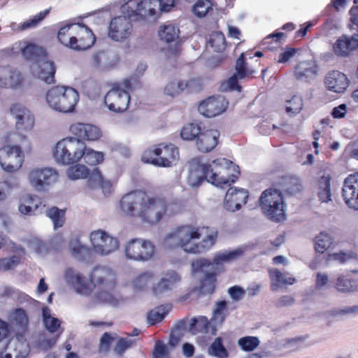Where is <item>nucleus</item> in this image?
Masks as SVG:
<instances>
[{"instance_id": "1", "label": "nucleus", "mask_w": 358, "mask_h": 358, "mask_svg": "<svg viewBox=\"0 0 358 358\" xmlns=\"http://www.w3.org/2000/svg\"><path fill=\"white\" fill-rule=\"evenodd\" d=\"M123 213L138 217L150 224H157L165 215H173L179 210L176 201H169L165 197L143 190H135L124 194L120 202Z\"/></svg>"}, {"instance_id": "2", "label": "nucleus", "mask_w": 358, "mask_h": 358, "mask_svg": "<svg viewBox=\"0 0 358 358\" xmlns=\"http://www.w3.org/2000/svg\"><path fill=\"white\" fill-rule=\"evenodd\" d=\"M217 238L218 231L215 228L187 224L177 227L167 234L165 243L169 248L179 247L185 252L199 255L210 250Z\"/></svg>"}, {"instance_id": "3", "label": "nucleus", "mask_w": 358, "mask_h": 358, "mask_svg": "<svg viewBox=\"0 0 358 358\" xmlns=\"http://www.w3.org/2000/svg\"><path fill=\"white\" fill-rule=\"evenodd\" d=\"M243 254L241 250L217 252L213 261L207 258H199L192 262L194 272L204 273L201 280L200 292L203 294H212L215 289L217 275L224 271V264L236 259Z\"/></svg>"}, {"instance_id": "4", "label": "nucleus", "mask_w": 358, "mask_h": 358, "mask_svg": "<svg viewBox=\"0 0 358 358\" xmlns=\"http://www.w3.org/2000/svg\"><path fill=\"white\" fill-rule=\"evenodd\" d=\"M90 279L96 289L95 299L99 303L116 307L124 301L117 291L115 273L110 269L96 266L92 271Z\"/></svg>"}, {"instance_id": "5", "label": "nucleus", "mask_w": 358, "mask_h": 358, "mask_svg": "<svg viewBox=\"0 0 358 358\" xmlns=\"http://www.w3.org/2000/svg\"><path fill=\"white\" fill-rule=\"evenodd\" d=\"M231 162L225 158H218L212 162V164H201L198 170L201 173L199 181L206 180L216 186L231 185L238 178L240 172L231 173L229 165Z\"/></svg>"}, {"instance_id": "6", "label": "nucleus", "mask_w": 358, "mask_h": 358, "mask_svg": "<svg viewBox=\"0 0 358 358\" xmlns=\"http://www.w3.org/2000/svg\"><path fill=\"white\" fill-rule=\"evenodd\" d=\"M45 98L52 109L67 113L75 110L80 96L78 91L71 87L56 85L48 90Z\"/></svg>"}, {"instance_id": "7", "label": "nucleus", "mask_w": 358, "mask_h": 358, "mask_svg": "<svg viewBox=\"0 0 358 358\" xmlns=\"http://www.w3.org/2000/svg\"><path fill=\"white\" fill-rule=\"evenodd\" d=\"M178 158V149L172 143L155 145L145 150L141 156L143 162L161 167L171 166Z\"/></svg>"}, {"instance_id": "8", "label": "nucleus", "mask_w": 358, "mask_h": 358, "mask_svg": "<svg viewBox=\"0 0 358 358\" xmlns=\"http://www.w3.org/2000/svg\"><path fill=\"white\" fill-rule=\"evenodd\" d=\"M263 213L271 220L281 222L285 219V203L282 192L277 189L264 190L259 199Z\"/></svg>"}, {"instance_id": "9", "label": "nucleus", "mask_w": 358, "mask_h": 358, "mask_svg": "<svg viewBox=\"0 0 358 358\" xmlns=\"http://www.w3.org/2000/svg\"><path fill=\"white\" fill-rule=\"evenodd\" d=\"M85 143L77 137H69L59 141L55 146L54 157L63 164H73L84 155Z\"/></svg>"}, {"instance_id": "10", "label": "nucleus", "mask_w": 358, "mask_h": 358, "mask_svg": "<svg viewBox=\"0 0 358 358\" xmlns=\"http://www.w3.org/2000/svg\"><path fill=\"white\" fill-rule=\"evenodd\" d=\"M68 178L71 180L87 178L92 187H100L106 194L112 191V184L109 180H105L99 168H95L90 173L89 169L83 164H76L68 168L66 171Z\"/></svg>"}, {"instance_id": "11", "label": "nucleus", "mask_w": 358, "mask_h": 358, "mask_svg": "<svg viewBox=\"0 0 358 358\" xmlns=\"http://www.w3.org/2000/svg\"><path fill=\"white\" fill-rule=\"evenodd\" d=\"M127 259L141 262L151 260L155 254L154 243L146 239L135 238L129 240L124 246Z\"/></svg>"}, {"instance_id": "12", "label": "nucleus", "mask_w": 358, "mask_h": 358, "mask_svg": "<svg viewBox=\"0 0 358 358\" xmlns=\"http://www.w3.org/2000/svg\"><path fill=\"white\" fill-rule=\"evenodd\" d=\"M131 96L120 83H114L104 96V103L108 110L115 113L126 111L129 106Z\"/></svg>"}, {"instance_id": "13", "label": "nucleus", "mask_w": 358, "mask_h": 358, "mask_svg": "<svg viewBox=\"0 0 358 358\" xmlns=\"http://www.w3.org/2000/svg\"><path fill=\"white\" fill-rule=\"evenodd\" d=\"M24 155L19 145H4L0 148V166L6 172L19 170L24 162Z\"/></svg>"}, {"instance_id": "14", "label": "nucleus", "mask_w": 358, "mask_h": 358, "mask_svg": "<svg viewBox=\"0 0 358 358\" xmlns=\"http://www.w3.org/2000/svg\"><path fill=\"white\" fill-rule=\"evenodd\" d=\"M59 178L58 172L52 168H34L28 176L31 185L38 191L46 189L55 184Z\"/></svg>"}, {"instance_id": "15", "label": "nucleus", "mask_w": 358, "mask_h": 358, "mask_svg": "<svg viewBox=\"0 0 358 358\" xmlns=\"http://www.w3.org/2000/svg\"><path fill=\"white\" fill-rule=\"evenodd\" d=\"M90 241L94 251L102 255H108L119 247L118 240L101 229L92 231Z\"/></svg>"}, {"instance_id": "16", "label": "nucleus", "mask_w": 358, "mask_h": 358, "mask_svg": "<svg viewBox=\"0 0 358 358\" xmlns=\"http://www.w3.org/2000/svg\"><path fill=\"white\" fill-rule=\"evenodd\" d=\"M133 24L131 20L125 16L113 18L108 27V36L113 41L123 42L132 34Z\"/></svg>"}, {"instance_id": "17", "label": "nucleus", "mask_w": 358, "mask_h": 358, "mask_svg": "<svg viewBox=\"0 0 358 358\" xmlns=\"http://www.w3.org/2000/svg\"><path fill=\"white\" fill-rule=\"evenodd\" d=\"M10 113L15 119V128L19 135L25 138L24 133L31 131L34 125V117L30 110L20 103H13Z\"/></svg>"}, {"instance_id": "18", "label": "nucleus", "mask_w": 358, "mask_h": 358, "mask_svg": "<svg viewBox=\"0 0 358 358\" xmlns=\"http://www.w3.org/2000/svg\"><path fill=\"white\" fill-rule=\"evenodd\" d=\"M228 106V101L221 96H211L203 100L198 106V111L206 117H214L224 113Z\"/></svg>"}, {"instance_id": "19", "label": "nucleus", "mask_w": 358, "mask_h": 358, "mask_svg": "<svg viewBox=\"0 0 358 358\" xmlns=\"http://www.w3.org/2000/svg\"><path fill=\"white\" fill-rule=\"evenodd\" d=\"M72 50L83 51L92 48L96 42V36L92 29L83 23H77Z\"/></svg>"}, {"instance_id": "20", "label": "nucleus", "mask_w": 358, "mask_h": 358, "mask_svg": "<svg viewBox=\"0 0 358 358\" xmlns=\"http://www.w3.org/2000/svg\"><path fill=\"white\" fill-rule=\"evenodd\" d=\"M342 196L350 208L358 210V172L350 174L345 179Z\"/></svg>"}, {"instance_id": "21", "label": "nucleus", "mask_w": 358, "mask_h": 358, "mask_svg": "<svg viewBox=\"0 0 358 358\" xmlns=\"http://www.w3.org/2000/svg\"><path fill=\"white\" fill-rule=\"evenodd\" d=\"M249 192L243 188L230 187L225 195L224 208L230 212H236L247 203Z\"/></svg>"}, {"instance_id": "22", "label": "nucleus", "mask_w": 358, "mask_h": 358, "mask_svg": "<svg viewBox=\"0 0 358 358\" xmlns=\"http://www.w3.org/2000/svg\"><path fill=\"white\" fill-rule=\"evenodd\" d=\"M220 133L215 129H203L195 142L196 149L202 153H208L220 143Z\"/></svg>"}, {"instance_id": "23", "label": "nucleus", "mask_w": 358, "mask_h": 358, "mask_svg": "<svg viewBox=\"0 0 358 358\" xmlns=\"http://www.w3.org/2000/svg\"><path fill=\"white\" fill-rule=\"evenodd\" d=\"M45 205L41 197L29 194L20 197L18 210L24 215H36L42 213Z\"/></svg>"}, {"instance_id": "24", "label": "nucleus", "mask_w": 358, "mask_h": 358, "mask_svg": "<svg viewBox=\"0 0 358 358\" xmlns=\"http://www.w3.org/2000/svg\"><path fill=\"white\" fill-rule=\"evenodd\" d=\"M273 185L287 196H296L303 191L301 180L294 176L287 175L278 177Z\"/></svg>"}, {"instance_id": "25", "label": "nucleus", "mask_w": 358, "mask_h": 358, "mask_svg": "<svg viewBox=\"0 0 358 358\" xmlns=\"http://www.w3.org/2000/svg\"><path fill=\"white\" fill-rule=\"evenodd\" d=\"M71 133L80 140L94 141L101 136V131L94 125L80 122L74 123L70 127Z\"/></svg>"}, {"instance_id": "26", "label": "nucleus", "mask_w": 358, "mask_h": 358, "mask_svg": "<svg viewBox=\"0 0 358 358\" xmlns=\"http://www.w3.org/2000/svg\"><path fill=\"white\" fill-rule=\"evenodd\" d=\"M24 81L20 71L10 66H0V87L16 89Z\"/></svg>"}, {"instance_id": "27", "label": "nucleus", "mask_w": 358, "mask_h": 358, "mask_svg": "<svg viewBox=\"0 0 358 358\" xmlns=\"http://www.w3.org/2000/svg\"><path fill=\"white\" fill-rule=\"evenodd\" d=\"M180 280V277L176 271L167 273L165 277L162 278L157 283L153 285L152 287L153 295L159 296L171 290Z\"/></svg>"}, {"instance_id": "28", "label": "nucleus", "mask_w": 358, "mask_h": 358, "mask_svg": "<svg viewBox=\"0 0 358 358\" xmlns=\"http://www.w3.org/2000/svg\"><path fill=\"white\" fill-rule=\"evenodd\" d=\"M65 276L78 293L87 294L90 293L86 278L80 273L76 272L73 268H68L65 272Z\"/></svg>"}, {"instance_id": "29", "label": "nucleus", "mask_w": 358, "mask_h": 358, "mask_svg": "<svg viewBox=\"0 0 358 358\" xmlns=\"http://www.w3.org/2000/svg\"><path fill=\"white\" fill-rule=\"evenodd\" d=\"M358 48V34L349 37L343 35L337 39V55L348 56Z\"/></svg>"}, {"instance_id": "30", "label": "nucleus", "mask_w": 358, "mask_h": 358, "mask_svg": "<svg viewBox=\"0 0 358 358\" xmlns=\"http://www.w3.org/2000/svg\"><path fill=\"white\" fill-rule=\"evenodd\" d=\"M206 316H199L192 317L189 324V331L192 334L199 333L206 334L212 329L214 330V326Z\"/></svg>"}, {"instance_id": "31", "label": "nucleus", "mask_w": 358, "mask_h": 358, "mask_svg": "<svg viewBox=\"0 0 358 358\" xmlns=\"http://www.w3.org/2000/svg\"><path fill=\"white\" fill-rule=\"evenodd\" d=\"M77 24H66L61 27L57 33V40L64 46L71 49Z\"/></svg>"}, {"instance_id": "32", "label": "nucleus", "mask_w": 358, "mask_h": 358, "mask_svg": "<svg viewBox=\"0 0 358 358\" xmlns=\"http://www.w3.org/2000/svg\"><path fill=\"white\" fill-rule=\"evenodd\" d=\"M268 273L271 281V288L272 291H276L284 285H293L296 281L294 277L286 278L285 274L278 268L270 269Z\"/></svg>"}, {"instance_id": "33", "label": "nucleus", "mask_w": 358, "mask_h": 358, "mask_svg": "<svg viewBox=\"0 0 358 358\" xmlns=\"http://www.w3.org/2000/svg\"><path fill=\"white\" fill-rule=\"evenodd\" d=\"M38 78L47 84L55 83L56 67L55 63L50 60H43L39 63Z\"/></svg>"}, {"instance_id": "34", "label": "nucleus", "mask_w": 358, "mask_h": 358, "mask_svg": "<svg viewBox=\"0 0 358 358\" xmlns=\"http://www.w3.org/2000/svg\"><path fill=\"white\" fill-rule=\"evenodd\" d=\"M159 8L158 0H141L137 3L136 14L144 17H153Z\"/></svg>"}, {"instance_id": "35", "label": "nucleus", "mask_w": 358, "mask_h": 358, "mask_svg": "<svg viewBox=\"0 0 358 358\" xmlns=\"http://www.w3.org/2000/svg\"><path fill=\"white\" fill-rule=\"evenodd\" d=\"M228 314L227 302L224 300L217 301L210 319L213 326L222 324Z\"/></svg>"}, {"instance_id": "36", "label": "nucleus", "mask_w": 358, "mask_h": 358, "mask_svg": "<svg viewBox=\"0 0 358 358\" xmlns=\"http://www.w3.org/2000/svg\"><path fill=\"white\" fill-rule=\"evenodd\" d=\"M22 55L27 60L38 62L39 59L45 56V50L36 44L29 43L21 50Z\"/></svg>"}, {"instance_id": "37", "label": "nucleus", "mask_w": 358, "mask_h": 358, "mask_svg": "<svg viewBox=\"0 0 358 358\" xmlns=\"http://www.w3.org/2000/svg\"><path fill=\"white\" fill-rule=\"evenodd\" d=\"M179 29L174 24H167L160 27L159 36L166 43H171L179 37Z\"/></svg>"}, {"instance_id": "38", "label": "nucleus", "mask_w": 358, "mask_h": 358, "mask_svg": "<svg viewBox=\"0 0 358 358\" xmlns=\"http://www.w3.org/2000/svg\"><path fill=\"white\" fill-rule=\"evenodd\" d=\"M317 74L315 68L310 62L303 61L297 64L294 70V76L296 79L308 78Z\"/></svg>"}, {"instance_id": "39", "label": "nucleus", "mask_w": 358, "mask_h": 358, "mask_svg": "<svg viewBox=\"0 0 358 358\" xmlns=\"http://www.w3.org/2000/svg\"><path fill=\"white\" fill-rule=\"evenodd\" d=\"M202 130L203 129L198 124L193 122L187 123L182 127L180 131V136L185 141H196Z\"/></svg>"}, {"instance_id": "40", "label": "nucleus", "mask_w": 358, "mask_h": 358, "mask_svg": "<svg viewBox=\"0 0 358 358\" xmlns=\"http://www.w3.org/2000/svg\"><path fill=\"white\" fill-rule=\"evenodd\" d=\"M47 216L52 221L55 229L62 227L66 221V209L51 207L47 211Z\"/></svg>"}, {"instance_id": "41", "label": "nucleus", "mask_w": 358, "mask_h": 358, "mask_svg": "<svg viewBox=\"0 0 358 358\" xmlns=\"http://www.w3.org/2000/svg\"><path fill=\"white\" fill-rule=\"evenodd\" d=\"M83 158L84 162L89 166H96L103 162L104 154L102 152L95 151L92 148H87L85 145Z\"/></svg>"}, {"instance_id": "42", "label": "nucleus", "mask_w": 358, "mask_h": 358, "mask_svg": "<svg viewBox=\"0 0 358 358\" xmlns=\"http://www.w3.org/2000/svg\"><path fill=\"white\" fill-rule=\"evenodd\" d=\"M169 310L170 308H167L165 306H160L150 310L147 314L148 323L150 325H154L160 322L167 315Z\"/></svg>"}, {"instance_id": "43", "label": "nucleus", "mask_w": 358, "mask_h": 358, "mask_svg": "<svg viewBox=\"0 0 358 358\" xmlns=\"http://www.w3.org/2000/svg\"><path fill=\"white\" fill-rule=\"evenodd\" d=\"M337 290L343 292H351L358 290V281L341 275L337 278Z\"/></svg>"}, {"instance_id": "44", "label": "nucleus", "mask_w": 358, "mask_h": 358, "mask_svg": "<svg viewBox=\"0 0 358 358\" xmlns=\"http://www.w3.org/2000/svg\"><path fill=\"white\" fill-rule=\"evenodd\" d=\"M337 261L341 264H348L355 266V268H350V272L357 273L358 272V255L352 252H337Z\"/></svg>"}, {"instance_id": "45", "label": "nucleus", "mask_w": 358, "mask_h": 358, "mask_svg": "<svg viewBox=\"0 0 358 358\" xmlns=\"http://www.w3.org/2000/svg\"><path fill=\"white\" fill-rule=\"evenodd\" d=\"M330 180L329 176H324L318 181V196L322 202H327L331 200Z\"/></svg>"}, {"instance_id": "46", "label": "nucleus", "mask_w": 358, "mask_h": 358, "mask_svg": "<svg viewBox=\"0 0 358 358\" xmlns=\"http://www.w3.org/2000/svg\"><path fill=\"white\" fill-rule=\"evenodd\" d=\"M154 277L155 275L152 272L145 271L141 273L133 281L134 287L138 290L148 287L153 282Z\"/></svg>"}, {"instance_id": "47", "label": "nucleus", "mask_w": 358, "mask_h": 358, "mask_svg": "<svg viewBox=\"0 0 358 358\" xmlns=\"http://www.w3.org/2000/svg\"><path fill=\"white\" fill-rule=\"evenodd\" d=\"M208 353L217 358H227L229 356L221 337H217L214 340L208 348Z\"/></svg>"}, {"instance_id": "48", "label": "nucleus", "mask_w": 358, "mask_h": 358, "mask_svg": "<svg viewBox=\"0 0 358 358\" xmlns=\"http://www.w3.org/2000/svg\"><path fill=\"white\" fill-rule=\"evenodd\" d=\"M188 85V82L185 80L171 81L165 87L164 93L175 96L180 94Z\"/></svg>"}, {"instance_id": "49", "label": "nucleus", "mask_w": 358, "mask_h": 358, "mask_svg": "<svg viewBox=\"0 0 358 358\" xmlns=\"http://www.w3.org/2000/svg\"><path fill=\"white\" fill-rule=\"evenodd\" d=\"M315 248L317 252H324L332 244L331 238L326 233H320L315 240Z\"/></svg>"}, {"instance_id": "50", "label": "nucleus", "mask_w": 358, "mask_h": 358, "mask_svg": "<svg viewBox=\"0 0 358 358\" xmlns=\"http://www.w3.org/2000/svg\"><path fill=\"white\" fill-rule=\"evenodd\" d=\"M302 108V99L299 96L294 95L290 100L287 101L285 110L289 115L292 116L299 113Z\"/></svg>"}, {"instance_id": "51", "label": "nucleus", "mask_w": 358, "mask_h": 358, "mask_svg": "<svg viewBox=\"0 0 358 358\" xmlns=\"http://www.w3.org/2000/svg\"><path fill=\"white\" fill-rule=\"evenodd\" d=\"M235 69L236 73L240 79L245 78L252 75L254 72L247 67L245 53H241L239 57L237 59Z\"/></svg>"}, {"instance_id": "52", "label": "nucleus", "mask_w": 358, "mask_h": 358, "mask_svg": "<svg viewBox=\"0 0 358 358\" xmlns=\"http://www.w3.org/2000/svg\"><path fill=\"white\" fill-rule=\"evenodd\" d=\"M260 343L257 337L255 336H244L238 339V345L245 352H250L257 348Z\"/></svg>"}, {"instance_id": "53", "label": "nucleus", "mask_w": 358, "mask_h": 358, "mask_svg": "<svg viewBox=\"0 0 358 358\" xmlns=\"http://www.w3.org/2000/svg\"><path fill=\"white\" fill-rule=\"evenodd\" d=\"M212 10V3L210 0H198L193 6L194 14L199 17H204Z\"/></svg>"}, {"instance_id": "54", "label": "nucleus", "mask_w": 358, "mask_h": 358, "mask_svg": "<svg viewBox=\"0 0 358 358\" xmlns=\"http://www.w3.org/2000/svg\"><path fill=\"white\" fill-rule=\"evenodd\" d=\"M48 13L49 10H45L43 11L40 12L39 13L34 16L33 18L29 19L22 23L19 26V29L21 31H24L28 29L35 27L41 21H42L46 17V15Z\"/></svg>"}, {"instance_id": "55", "label": "nucleus", "mask_w": 358, "mask_h": 358, "mask_svg": "<svg viewBox=\"0 0 358 358\" xmlns=\"http://www.w3.org/2000/svg\"><path fill=\"white\" fill-rule=\"evenodd\" d=\"M152 358H170V352L167 345L160 340L155 342L152 351Z\"/></svg>"}, {"instance_id": "56", "label": "nucleus", "mask_w": 358, "mask_h": 358, "mask_svg": "<svg viewBox=\"0 0 358 358\" xmlns=\"http://www.w3.org/2000/svg\"><path fill=\"white\" fill-rule=\"evenodd\" d=\"M209 43L215 51L220 52L225 48V38L221 32H214L210 35Z\"/></svg>"}, {"instance_id": "57", "label": "nucleus", "mask_w": 358, "mask_h": 358, "mask_svg": "<svg viewBox=\"0 0 358 358\" xmlns=\"http://www.w3.org/2000/svg\"><path fill=\"white\" fill-rule=\"evenodd\" d=\"M13 320L15 324L22 329H26L29 323V317L26 311L22 308H17L13 313Z\"/></svg>"}, {"instance_id": "58", "label": "nucleus", "mask_w": 358, "mask_h": 358, "mask_svg": "<svg viewBox=\"0 0 358 358\" xmlns=\"http://www.w3.org/2000/svg\"><path fill=\"white\" fill-rule=\"evenodd\" d=\"M20 257L17 255H13L9 258H1L0 259V271L13 269L20 263Z\"/></svg>"}, {"instance_id": "59", "label": "nucleus", "mask_w": 358, "mask_h": 358, "mask_svg": "<svg viewBox=\"0 0 358 358\" xmlns=\"http://www.w3.org/2000/svg\"><path fill=\"white\" fill-rule=\"evenodd\" d=\"M300 51L299 48H291L289 46H286L283 51L279 55L278 62V63H285L290 60L292 57L295 56L296 53Z\"/></svg>"}, {"instance_id": "60", "label": "nucleus", "mask_w": 358, "mask_h": 358, "mask_svg": "<svg viewBox=\"0 0 358 358\" xmlns=\"http://www.w3.org/2000/svg\"><path fill=\"white\" fill-rule=\"evenodd\" d=\"M133 344V341L128 340L124 338H120L114 348L115 353L120 356H122L125 350L130 348Z\"/></svg>"}, {"instance_id": "61", "label": "nucleus", "mask_w": 358, "mask_h": 358, "mask_svg": "<svg viewBox=\"0 0 358 358\" xmlns=\"http://www.w3.org/2000/svg\"><path fill=\"white\" fill-rule=\"evenodd\" d=\"M113 338L108 332H105L100 338L99 352H108L110 350V345Z\"/></svg>"}, {"instance_id": "62", "label": "nucleus", "mask_w": 358, "mask_h": 358, "mask_svg": "<svg viewBox=\"0 0 358 358\" xmlns=\"http://www.w3.org/2000/svg\"><path fill=\"white\" fill-rule=\"evenodd\" d=\"M350 81L346 75L337 72V93L343 92L349 87Z\"/></svg>"}, {"instance_id": "63", "label": "nucleus", "mask_w": 358, "mask_h": 358, "mask_svg": "<svg viewBox=\"0 0 358 358\" xmlns=\"http://www.w3.org/2000/svg\"><path fill=\"white\" fill-rule=\"evenodd\" d=\"M46 329L50 333L57 331L61 325V322L56 317H51L47 321L43 322Z\"/></svg>"}, {"instance_id": "64", "label": "nucleus", "mask_w": 358, "mask_h": 358, "mask_svg": "<svg viewBox=\"0 0 358 358\" xmlns=\"http://www.w3.org/2000/svg\"><path fill=\"white\" fill-rule=\"evenodd\" d=\"M324 84L326 87L332 92H336V72L329 71L324 78Z\"/></svg>"}]
</instances>
